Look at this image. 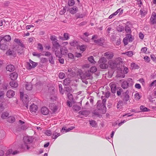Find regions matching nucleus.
I'll return each instance as SVG.
<instances>
[{
  "label": "nucleus",
  "mask_w": 156,
  "mask_h": 156,
  "mask_svg": "<svg viewBox=\"0 0 156 156\" xmlns=\"http://www.w3.org/2000/svg\"><path fill=\"white\" fill-rule=\"evenodd\" d=\"M23 144L21 145V147L24 150H28L29 147L28 144L31 143L33 141L32 136H25L23 137Z\"/></svg>",
  "instance_id": "1"
},
{
  "label": "nucleus",
  "mask_w": 156,
  "mask_h": 156,
  "mask_svg": "<svg viewBox=\"0 0 156 156\" xmlns=\"http://www.w3.org/2000/svg\"><path fill=\"white\" fill-rule=\"evenodd\" d=\"M98 38V36L97 35H93L91 40L94 41V42L98 45H102L103 44L104 42V40L102 38H101L99 39H97Z\"/></svg>",
  "instance_id": "2"
},
{
  "label": "nucleus",
  "mask_w": 156,
  "mask_h": 156,
  "mask_svg": "<svg viewBox=\"0 0 156 156\" xmlns=\"http://www.w3.org/2000/svg\"><path fill=\"white\" fill-rule=\"evenodd\" d=\"M20 97L23 102L25 105V106L28 108V104L29 102L28 95L26 94H23V93L21 92Z\"/></svg>",
  "instance_id": "3"
},
{
  "label": "nucleus",
  "mask_w": 156,
  "mask_h": 156,
  "mask_svg": "<svg viewBox=\"0 0 156 156\" xmlns=\"http://www.w3.org/2000/svg\"><path fill=\"white\" fill-rule=\"evenodd\" d=\"M20 153L19 151H13L12 149H10L8 150L5 154L4 156H12L18 154Z\"/></svg>",
  "instance_id": "4"
},
{
  "label": "nucleus",
  "mask_w": 156,
  "mask_h": 156,
  "mask_svg": "<svg viewBox=\"0 0 156 156\" xmlns=\"http://www.w3.org/2000/svg\"><path fill=\"white\" fill-rule=\"evenodd\" d=\"M92 74L90 73L89 71H88L87 72L83 75L81 74L80 76L82 79L87 80L92 79Z\"/></svg>",
  "instance_id": "5"
},
{
  "label": "nucleus",
  "mask_w": 156,
  "mask_h": 156,
  "mask_svg": "<svg viewBox=\"0 0 156 156\" xmlns=\"http://www.w3.org/2000/svg\"><path fill=\"white\" fill-rule=\"evenodd\" d=\"M11 39V36L9 35H7L4 36H0V41H5L9 42Z\"/></svg>",
  "instance_id": "6"
},
{
  "label": "nucleus",
  "mask_w": 156,
  "mask_h": 156,
  "mask_svg": "<svg viewBox=\"0 0 156 156\" xmlns=\"http://www.w3.org/2000/svg\"><path fill=\"white\" fill-rule=\"evenodd\" d=\"M150 21L152 24L156 23V13L155 12H152L150 19Z\"/></svg>",
  "instance_id": "7"
},
{
  "label": "nucleus",
  "mask_w": 156,
  "mask_h": 156,
  "mask_svg": "<svg viewBox=\"0 0 156 156\" xmlns=\"http://www.w3.org/2000/svg\"><path fill=\"white\" fill-rule=\"evenodd\" d=\"M37 65V63L30 60L29 63L28 64V69H31L35 67Z\"/></svg>",
  "instance_id": "8"
},
{
  "label": "nucleus",
  "mask_w": 156,
  "mask_h": 156,
  "mask_svg": "<svg viewBox=\"0 0 156 156\" xmlns=\"http://www.w3.org/2000/svg\"><path fill=\"white\" fill-rule=\"evenodd\" d=\"M52 43L53 45L52 49L53 51L58 49L60 46V45L59 44L57 41H52Z\"/></svg>",
  "instance_id": "9"
},
{
  "label": "nucleus",
  "mask_w": 156,
  "mask_h": 156,
  "mask_svg": "<svg viewBox=\"0 0 156 156\" xmlns=\"http://www.w3.org/2000/svg\"><path fill=\"white\" fill-rule=\"evenodd\" d=\"M14 91L12 90H8L6 93V96L9 98H12L15 95Z\"/></svg>",
  "instance_id": "10"
},
{
  "label": "nucleus",
  "mask_w": 156,
  "mask_h": 156,
  "mask_svg": "<svg viewBox=\"0 0 156 156\" xmlns=\"http://www.w3.org/2000/svg\"><path fill=\"white\" fill-rule=\"evenodd\" d=\"M108 63L112 69L115 68L117 66V63L115 60H110Z\"/></svg>",
  "instance_id": "11"
},
{
  "label": "nucleus",
  "mask_w": 156,
  "mask_h": 156,
  "mask_svg": "<svg viewBox=\"0 0 156 156\" xmlns=\"http://www.w3.org/2000/svg\"><path fill=\"white\" fill-rule=\"evenodd\" d=\"M8 48V46L6 44V43H3L2 41H0V49L2 50H6Z\"/></svg>",
  "instance_id": "12"
},
{
  "label": "nucleus",
  "mask_w": 156,
  "mask_h": 156,
  "mask_svg": "<svg viewBox=\"0 0 156 156\" xmlns=\"http://www.w3.org/2000/svg\"><path fill=\"white\" fill-rule=\"evenodd\" d=\"M104 56L106 57L108 59H111L114 56L113 53L111 52H107L104 54Z\"/></svg>",
  "instance_id": "13"
},
{
  "label": "nucleus",
  "mask_w": 156,
  "mask_h": 156,
  "mask_svg": "<svg viewBox=\"0 0 156 156\" xmlns=\"http://www.w3.org/2000/svg\"><path fill=\"white\" fill-rule=\"evenodd\" d=\"M109 86L111 88V90L113 93H115L116 90V84L113 82H112L109 84Z\"/></svg>",
  "instance_id": "14"
},
{
  "label": "nucleus",
  "mask_w": 156,
  "mask_h": 156,
  "mask_svg": "<svg viewBox=\"0 0 156 156\" xmlns=\"http://www.w3.org/2000/svg\"><path fill=\"white\" fill-rule=\"evenodd\" d=\"M37 106L34 104H32L30 107V109L31 113H35L37 111Z\"/></svg>",
  "instance_id": "15"
},
{
  "label": "nucleus",
  "mask_w": 156,
  "mask_h": 156,
  "mask_svg": "<svg viewBox=\"0 0 156 156\" xmlns=\"http://www.w3.org/2000/svg\"><path fill=\"white\" fill-rule=\"evenodd\" d=\"M74 126H71V127L68 128L67 129H66V127H63L62 130L61 131V132L62 133H66L68 132L69 131H70L73 130L74 128Z\"/></svg>",
  "instance_id": "16"
},
{
  "label": "nucleus",
  "mask_w": 156,
  "mask_h": 156,
  "mask_svg": "<svg viewBox=\"0 0 156 156\" xmlns=\"http://www.w3.org/2000/svg\"><path fill=\"white\" fill-rule=\"evenodd\" d=\"M69 11L70 13L74 14L77 12L78 8L76 6H74L73 7L69 8Z\"/></svg>",
  "instance_id": "17"
},
{
  "label": "nucleus",
  "mask_w": 156,
  "mask_h": 156,
  "mask_svg": "<svg viewBox=\"0 0 156 156\" xmlns=\"http://www.w3.org/2000/svg\"><path fill=\"white\" fill-rule=\"evenodd\" d=\"M60 51L63 55H66L68 52V50L65 47H62L60 48Z\"/></svg>",
  "instance_id": "18"
},
{
  "label": "nucleus",
  "mask_w": 156,
  "mask_h": 156,
  "mask_svg": "<svg viewBox=\"0 0 156 156\" xmlns=\"http://www.w3.org/2000/svg\"><path fill=\"white\" fill-rule=\"evenodd\" d=\"M10 78L12 80H15L18 76V74L16 72H13L11 73L10 75Z\"/></svg>",
  "instance_id": "19"
},
{
  "label": "nucleus",
  "mask_w": 156,
  "mask_h": 156,
  "mask_svg": "<svg viewBox=\"0 0 156 156\" xmlns=\"http://www.w3.org/2000/svg\"><path fill=\"white\" fill-rule=\"evenodd\" d=\"M49 107L52 111L53 112H55L57 109V107L54 103H51L49 104Z\"/></svg>",
  "instance_id": "20"
},
{
  "label": "nucleus",
  "mask_w": 156,
  "mask_h": 156,
  "mask_svg": "<svg viewBox=\"0 0 156 156\" xmlns=\"http://www.w3.org/2000/svg\"><path fill=\"white\" fill-rule=\"evenodd\" d=\"M100 106L98 105H97L98 109L95 110L93 112V114L94 115L99 116L100 115V113H101L102 112L100 111V109L99 108Z\"/></svg>",
  "instance_id": "21"
},
{
  "label": "nucleus",
  "mask_w": 156,
  "mask_h": 156,
  "mask_svg": "<svg viewBox=\"0 0 156 156\" xmlns=\"http://www.w3.org/2000/svg\"><path fill=\"white\" fill-rule=\"evenodd\" d=\"M41 112L43 115H46L48 114L49 110L47 108L45 107H44L41 108Z\"/></svg>",
  "instance_id": "22"
},
{
  "label": "nucleus",
  "mask_w": 156,
  "mask_h": 156,
  "mask_svg": "<svg viewBox=\"0 0 156 156\" xmlns=\"http://www.w3.org/2000/svg\"><path fill=\"white\" fill-rule=\"evenodd\" d=\"M58 131V129H57L56 130L52 133V138L54 139H56L58 136L60 135V133H57Z\"/></svg>",
  "instance_id": "23"
},
{
  "label": "nucleus",
  "mask_w": 156,
  "mask_h": 156,
  "mask_svg": "<svg viewBox=\"0 0 156 156\" xmlns=\"http://www.w3.org/2000/svg\"><path fill=\"white\" fill-rule=\"evenodd\" d=\"M6 69L7 71L9 72L13 71L14 70L15 67L13 65H7L6 67Z\"/></svg>",
  "instance_id": "24"
},
{
  "label": "nucleus",
  "mask_w": 156,
  "mask_h": 156,
  "mask_svg": "<svg viewBox=\"0 0 156 156\" xmlns=\"http://www.w3.org/2000/svg\"><path fill=\"white\" fill-rule=\"evenodd\" d=\"M55 53V55L56 57L59 58H61L62 57V54L61 51L58 50V49H56L53 51Z\"/></svg>",
  "instance_id": "25"
},
{
  "label": "nucleus",
  "mask_w": 156,
  "mask_h": 156,
  "mask_svg": "<svg viewBox=\"0 0 156 156\" xmlns=\"http://www.w3.org/2000/svg\"><path fill=\"white\" fill-rule=\"evenodd\" d=\"M147 10L146 8L141 9L140 11V15L143 16H145L147 13Z\"/></svg>",
  "instance_id": "26"
},
{
  "label": "nucleus",
  "mask_w": 156,
  "mask_h": 156,
  "mask_svg": "<svg viewBox=\"0 0 156 156\" xmlns=\"http://www.w3.org/2000/svg\"><path fill=\"white\" fill-rule=\"evenodd\" d=\"M9 85L13 88L17 87L18 86L17 83L16 81H12L9 83Z\"/></svg>",
  "instance_id": "27"
},
{
  "label": "nucleus",
  "mask_w": 156,
  "mask_h": 156,
  "mask_svg": "<svg viewBox=\"0 0 156 156\" xmlns=\"http://www.w3.org/2000/svg\"><path fill=\"white\" fill-rule=\"evenodd\" d=\"M9 115V113L7 112H4L2 113L1 118L3 119H5Z\"/></svg>",
  "instance_id": "28"
},
{
  "label": "nucleus",
  "mask_w": 156,
  "mask_h": 156,
  "mask_svg": "<svg viewBox=\"0 0 156 156\" xmlns=\"http://www.w3.org/2000/svg\"><path fill=\"white\" fill-rule=\"evenodd\" d=\"M128 83L126 81H123L121 84V87L123 89H127L128 87Z\"/></svg>",
  "instance_id": "29"
},
{
  "label": "nucleus",
  "mask_w": 156,
  "mask_h": 156,
  "mask_svg": "<svg viewBox=\"0 0 156 156\" xmlns=\"http://www.w3.org/2000/svg\"><path fill=\"white\" fill-rule=\"evenodd\" d=\"M26 89L27 90H30L32 88V84L30 83H27L25 85Z\"/></svg>",
  "instance_id": "30"
},
{
  "label": "nucleus",
  "mask_w": 156,
  "mask_h": 156,
  "mask_svg": "<svg viewBox=\"0 0 156 156\" xmlns=\"http://www.w3.org/2000/svg\"><path fill=\"white\" fill-rule=\"evenodd\" d=\"M125 31L127 33V34H131V31L130 28L127 25H126L125 27Z\"/></svg>",
  "instance_id": "31"
},
{
  "label": "nucleus",
  "mask_w": 156,
  "mask_h": 156,
  "mask_svg": "<svg viewBox=\"0 0 156 156\" xmlns=\"http://www.w3.org/2000/svg\"><path fill=\"white\" fill-rule=\"evenodd\" d=\"M122 54L126 55L129 57H132L133 55V52L131 51H129L125 53H122Z\"/></svg>",
  "instance_id": "32"
},
{
  "label": "nucleus",
  "mask_w": 156,
  "mask_h": 156,
  "mask_svg": "<svg viewBox=\"0 0 156 156\" xmlns=\"http://www.w3.org/2000/svg\"><path fill=\"white\" fill-rule=\"evenodd\" d=\"M117 30L118 31L122 32L124 30V27L122 25H119L116 28Z\"/></svg>",
  "instance_id": "33"
},
{
  "label": "nucleus",
  "mask_w": 156,
  "mask_h": 156,
  "mask_svg": "<svg viewBox=\"0 0 156 156\" xmlns=\"http://www.w3.org/2000/svg\"><path fill=\"white\" fill-rule=\"evenodd\" d=\"M140 109L143 112H149L150 110L149 109L147 108L144 106H141L140 107Z\"/></svg>",
  "instance_id": "34"
},
{
  "label": "nucleus",
  "mask_w": 156,
  "mask_h": 156,
  "mask_svg": "<svg viewBox=\"0 0 156 156\" xmlns=\"http://www.w3.org/2000/svg\"><path fill=\"white\" fill-rule=\"evenodd\" d=\"M97 70V68L95 66H92L89 69V70H88L89 72L90 73H91L92 74L93 73H94L96 72Z\"/></svg>",
  "instance_id": "35"
},
{
  "label": "nucleus",
  "mask_w": 156,
  "mask_h": 156,
  "mask_svg": "<svg viewBox=\"0 0 156 156\" xmlns=\"http://www.w3.org/2000/svg\"><path fill=\"white\" fill-rule=\"evenodd\" d=\"M129 96L128 94H125L123 98V101L125 103H127V102L129 100Z\"/></svg>",
  "instance_id": "36"
},
{
  "label": "nucleus",
  "mask_w": 156,
  "mask_h": 156,
  "mask_svg": "<svg viewBox=\"0 0 156 156\" xmlns=\"http://www.w3.org/2000/svg\"><path fill=\"white\" fill-rule=\"evenodd\" d=\"M7 121L10 123H12L15 121V118L13 116H9L8 118Z\"/></svg>",
  "instance_id": "37"
},
{
  "label": "nucleus",
  "mask_w": 156,
  "mask_h": 156,
  "mask_svg": "<svg viewBox=\"0 0 156 156\" xmlns=\"http://www.w3.org/2000/svg\"><path fill=\"white\" fill-rule=\"evenodd\" d=\"M107 62V60L105 57H102L98 61V63L99 64L106 63Z\"/></svg>",
  "instance_id": "38"
},
{
  "label": "nucleus",
  "mask_w": 156,
  "mask_h": 156,
  "mask_svg": "<svg viewBox=\"0 0 156 156\" xmlns=\"http://www.w3.org/2000/svg\"><path fill=\"white\" fill-rule=\"evenodd\" d=\"M123 103L122 101H119L118 102L117 105V107L118 108H121L123 105Z\"/></svg>",
  "instance_id": "39"
},
{
  "label": "nucleus",
  "mask_w": 156,
  "mask_h": 156,
  "mask_svg": "<svg viewBox=\"0 0 156 156\" xmlns=\"http://www.w3.org/2000/svg\"><path fill=\"white\" fill-rule=\"evenodd\" d=\"M70 82V80L69 78L65 79L63 81V84L65 85H68Z\"/></svg>",
  "instance_id": "40"
},
{
  "label": "nucleus",
  "mask_w": 156,
  "mask_h": 156,
  "mask_svg": "<svg viewBox=\"0 0 156 156\" xmlns=\"http://www.w3.org/2000/svg\"><path fill=\"white\" fill-rule=\"evenodd\" d=\"M99 66L102 69H106L108 67V65L106 63L100 64Z\"/></svg>",
  "instance_id": "41"
},
{
  "label": "nucleus",
  "mask_w": 156,
  "mask_h": 156,
  "mask_svg": "<svg viewBox=\"0 0 156 156\" xmlns=\"http://www.w3.org/2000/svg\"><path fill=\"white\" fill-rule=\"evenodd\" d=\"M126 37L128 38V39L129 40V42H132L133 40V37L132 36L131 34H126Z\"/></svg>",
  "instance_id": "42"
},
{
  "label": "nucleus",
  "mask_w": 156,
  "mask_h": 156,
  "mask_svg": "<svg viewBox=\"0 0 156 156\" xmlns=\"http://www.w3.org/2000/svg\"><path fill=\"white\" fill-rule=\"evenodd\" d=\"M79 113L80 114H81L82 115L86 116L89 115V112L85 110L80 112Z\"/></svg>",
  "instance_id": "43"
},
{
  "label": "nucleus",
  "mask_w": 156,
  "mask_h": 156,
  "mask_svg": "<svg viewBox=\"0 0 156 156\" xmlns=\"http://www.w3.org/2000/svg\"><path fill=\"white\" fill-rule=\"evenodd\" d=\"M131 66L133 69H138L139 68V66L138 65L135 63H132L131 65Z\"/></svg>",
  "instance_id": "44"
},
{
  "label": "nucleus",
  "mask_w": 156,
  "mask_h": 156,
  "mask_svg": "<svg viewBox=\"0 0 156 156\" xmlns=\"http://www.w3.org/2000/svg\"><path fill=\"white\" fill-rule=\"evenodd\" d=\"M90 124L91 126L92 127H95L96 125V122L93 120H89Z\"/></svg>",
  "instance_id": "45"
},
{
  "label": "nucleus",
  "mask_w": 156,
  "mask_h": 156,
  "mask_svg": "<svg viewBox=\"0 0 156 156\" xmlns=\"http://www.w3.org/2000/svg\"><path fill=\"white\" fill-rule=\"evenodd\" d=\"M88 60L91 63L94 64L96 63V62L94 59V58L92 56H91L88 58Z\"/></svg>",
  "instance_id": "46"
},
{
  "label": "nucleus",
  "mask_w": 156,
  "mask_h": 156,
  "mask_svg": "<svg viewBox=\"0 0 156 156\" xmlns=\"http://www.w3.org/2000/svg\"><path fill=\"white\" fill-rule=\"evenodd\" d=\"M48 60L49 62L51 63V64H54V61L52 55H51V56L49 57L48 58Z\"/></svg>",
  "instance_id": "47"
},
{
  "label": "nucleus",
  "mask_w": 156,
  "mask_h": 156,
  "mask_svg": "<svg viewBox=\"0 0 156 156\" xmlns=\"http://www.w3.org/2000/svg\"><path fill=\"white\" fill-rule=\"evenodd\" d=\"M67 97L69 101H73V97L72 94L68 93L67 94Z\"/></svg>",
  "instance_id": "48"
},
{
  "label": "nucleus",
  "mask_w": 156,
  "mask_h": 156,
  "mask_svg": "<svg viewBox=\"0 0 156 156\" xmlns=\"http://www.w3.org/2000/svg\"><path fill=\"white\" fill-rule=\"evenodd\" d=\"M75 2L73 0H69L68 2V5L69 6H72L75 4Z\"/></svg>",
  "instance_id": "49"
},
{
  "label": "nucleus",
  "mask_w": 156,
  "mask_h": 156,
  "mask_svg": "<svg viewBox=\"0 0 156 156\" xmlns=\"http://www.w3.org/2000/svg\"><path fill=\"white\" fill-rule=\"evenodd\" d=\"M81 38L82 39L86 42H88L89 41V38L87 37H85L84 36H82Z\"/></svg>",
  "instance_id": "50"
},
{
  "label": "nucleus",
  "mask_w": 156,
  "mask_h": 156,
  "mask_svg": "<svg viewBox=\"0 0 156 156\" xmlns=\"http://www.w3.org/2000/svg\"><path fill=\"white\" fill-rule=\"evenodd\" d=\"M65 74L62 72L60 73L58 75V76L59 78L63 79L65 78Z\"/></svg>",
  "instance_id": "51"
},
{
  "label": "nucleus",
  "mask_w": 156,
  "mask_h": 156,
  "mask_svg": "<svg viewBox=\"0 0 156 156\" xmlns=\"http://www.w3.org/2000/svg\"><path fill=\"white\" fill-rule=\"evenodd\" d=\"M80 107L77 105H74L73 107V109L77 111H79L80 110Z\"/></svg>",
  "instance_id": "52"
},
{
  "label": "nucleus",
  "mask_w": 156,
  "mask_h": 156,
  "mask_svg": "<svg viewBox=\"0 0 156 156\" xmlns=\"http://www.w3.org/2000/svg\"><path fill=\"white\" fill-rule=\"evenodd\" d=\"M128 38H127L126 37L123 38V41L125 45H126L128 44Z\"/></svg>",
  "instance_id": "53"
},
{
  "label": "nucleus",
  "mask_w": 156,
  "mask_h": 156,
  "mask_svg": "<svg viewBox=\"0 0 156 156\" xmlns=\"http://www.w3.org/2000/svg\"><path fill=\"white\" fill-rule=\"evenodd\" d=\"M37 48L38 50H40L41 51L43 50V48L42 45L40 43H38V44Z\"/></svg>",
  "instance_id": "54"
},
{
  "label": "nucleus",
  "mask_w": 156,
  "mask_h": 156,
  "mask_svg": "<svg viewBox=\"0 0 156 156\" xmlns=\"http://www.w3.org/2000/svg\"><path fill=\"white\" fill-rule=\"evenodd\" d=\"M50 39L52 41H57L56 37L55 36H51Z\"/></svg>",
  "instance_id": "55"
},
{
  "label": "nucleus",
  "mask_w": 156,
  "mask_h": 156,
  "mask_svg": "<svg viewBox=\"0 0 156 156\" xmlns=\"http://www.w3.org/2000/svg\"><path fill=\"white\" fill-rule=\"evenodd\" d=\"M135 98L136 100H138L140 98V94L138 93H136L134 95Z\"/></svg>",
  "instance_id": "56"
},
{
  "label": "nucleus",
  "mask_w": 156,
  "mask_h": 156,
  "mask_svg": "<svg viewBox=\"0 0 156 156\" xmlns=\"http://www.w3.org/2000/svg\"><path fill=\"white\" fill-rule=\"evenodd\" d=\"M77 42L76 41H73L70 43V45L72 46H75L77 44Z\"/></svg>",
  "instance_id": "57"
},
{
  "label": "nucleus",
  "mask_w": 156,
  "mask_h": 156,
  "mask_svg": "<svg viewBox=\"0 0 156 156\" xmlns=\"http://www.w3.org/2000/svg\"><path fill=\"white\" fill-rule=\"evenodd\" d=\"M4 93L3 91H0V99H2L4 98Z\"/></svg>",
  "instance_id": "58"
},
{
  "label": "nucleus",
  "mask_w": 156,
  "mask_h": 156,
  "mask_svg": "<svg viewBox=\"0 0 156 156\" xmlns=\"http://www.w3.org/2000/svg\"><path fill=\"white\" fill-rule=\"evenodd\" d=\"M14 51H13L9 50L6 52V54L9 55H13L14 54Z\"/></svg>",
  "instance_id": "59"
},
{
  "label": "nucleus",
  "mask_w": 156,
  "mask_h": 156,
  "mask_svg": "<svg viewBox=\"0 0 156 156\" xmlns=\"http://www.w3.org/2000/svg\"><path fill=\"white\" fill-rule=\"evenodd\" d=\"M63 36L65 40H67L69 38V34L68 33H64Z\"/></svg>",
  "instance_id": "60"
},
{
  "label": "nucleus",
  "mask_w": 156,
  "mask_h": 156,
  "mask_svg": "<svg viewBox=\"0 0 156 156\" xmlns=\"http://www.w3.org/2000/svg\"><path fill=\"white\" fill-rule=\"evenodd\" d=\"M33 56H36L37 57L39 58L41 55V54L34 52L33 53Z\"/></svg>",
  "instance_id": "61"
},
{
  "label": "nucleus",
  "mask_w": 156,
  "mask_h": 156,
  "mask_svg": "<svg viewBox=\"0 0 156 156\" xmlns=\"http://www.w3.org/2000/svg\"><path fill=\"white\" fill-rule=\"evenodd\" d=\"M45 134L48 136H50L51 134V132L49 130H47L45 132Z\"/></svg>",
  "instance_id": "62"
},
{
  "label": "nucleus",
  "mask_w": 156,
  "mask_h": 156,
  "mask_svg": "<svg viewBox=\"0 0 156 156\" xmlns=\"http://www.w3.org/2000/svg\"><path fill=\"white\" fill-rule=\"evenodd\" d=\"M123 92V90L121 88H120L119 89V90H118L117 91V94L118 96H119L121 94V93Z\"/></svg>",
  "instance_id": "63"
},
{
  "label": "nucleus",
  "mask_w": 156,
  "mask_h": 156,
  "mask_svg": "<svg viewBox=\"0 0 156 156\" xmlns=\"http://www.w3.org/2000/svg\"><path fill=\"white\" fill-rule=\"evenodd\" d=\"M156 85V80L153 81L150 85V87H152Z\"/></svg>",
  "instance_id": "64"
}]
</instances>
